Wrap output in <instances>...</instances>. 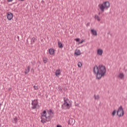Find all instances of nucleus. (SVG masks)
<instances>
[{
    "label": "nucleus",
    "mask_w": 127,
    "mask_h": 127,
    "mask_svg": "<svg viewBox=\"0 0 127 127\" xmlns=\"http://www.w3.org/2000/svg\"><path fill=\"white\" fill-rule=\"evenodd\" d=\"M93 73L96 74V78L100 80L102 77L106 76V73H107V69L105 65L99 64L98 65H95L93 67Z\"/></svg>",
    "instance_id": "1"
},
{
    "label": "nucleus",
    "mask_w": 127,
    "mask_h": 127,
    "mask_svg": "<svg viewBox=\"0 0 127 127\" xmlns=\"http://www.w3.org/2000/svg\"><path fill=\"white\" fill-rule=\"evenodd\" d=\"M48 114L49 115L47 116V112H46V110H44L41 114V122L42 123V124H45L47 122H50L51 121V119L53 118V116H52V114L49 113V111L47 110Z\"/></svg>",
    "instance_id": "2"
},
{
    "label": "nucleus",
    "mask_w": 127,
    "mask_h": 127,
    "mask_svg": "<svg viewBox=\"0 0 127 127\" xmlns=\"http://www.w3.org/2000/svg\"><path fill=\"white\" fill-rule=\"evenodd\" d=\"M64 103L62 106V109L69 110L70 109V104L68 103V102H69V99L64 98Z\"/></svg>",
    "instance_id": "3"
},
{
    "label": "nucleus",
    "mask_w": 127,
    "mask_h": 127,
    "mask_svg": "<svg viewBox=\"0 0 127 127\" xmlns=\"http://www.w3.org/2000/svg\"><path fill=\"white\" fill-rule=\"evenodd\" d=\"M109 7H110V2L106 1L101 4L100 9L101 10L102 12H104L105 11V8L108 9Z\"/></svg>",
    "instance_id": "4"
},
{
    "label": "nucleus",
    "mask_w": 127,
    "mask_h": 127,
    "mask_svg": "<svg viewBox=\"0 0 127 127\" xmlns=\"http://www.w3.org/2000/svg\"><path fill=\"white\" fill-rule=\"evenodd\" d=\"M117 115L118 117H120V118H121V117H124V115H125V111L122 106L119 107L117 112Z\"/></svg>",
    "instance_id": "5"
},
{
    "label": "nucleus",
    "mask_w": 127,
    "mask_h": 127,
    "mask_svg": "<svg viewBox=\"0 0 127 127\" xmlns=\"http://www.w3.org/2000/svg\"><path fill=\"white\" fill-rule=\"evenodd\" d=\"M6 17L8 20H11L13 17V14L10 12H8L6 13Z\"/></svg>",
    "instance_id": "6"
},
{
    "label": "nucleus",
    "mask_w": 127,
    "mask_h": 127,
    "mask_svg": "<svg viewBox=\"0 0 127 127\" xmlns=\"http://www.w3.org/2000/svg\"><path fill=\"white\" fill-rule=\"evenodd\" d=\"M37 105H38V101H37V100H33L32 102V109H33V110H34V109H36V106H37Z\"/></svg>",
    "instance_id": "7"
},
{
    "label": "nucleus",
    "mask_w": 127,
    "mask_h": 127,
    "mask_svg": "<svg viewBox=\"0 0 127 127\" xmlns=\"http://www.w3.org/2000/svg\"><path fill=\"white\" fill-rule=\"evenodd\" d=\"M49 52L50 54V55H54L55 53V50H54V49H50L49 50Z\"/></svg>",
    "instance_id": "8"
},
{
    "label": "nucleus",
    "mask_w": 127,
    "mask_h": 127,
    "mask_svg": "<svg viewBox=\"0 0 127 127\" xmlns=\"http://www.w3.org/2000/svg\"><path fill=\"white\" fill-rule=\"evenodd\" d=\"M91 32L94 36H97V35H98V33H97V31L94 29L91 30Z\"/></svg>",
    "instance_id": "9"
},
{
    "label": "nucleus",
    "mask_w": 127,
    "mask_h": 127,
    "mask_svg": "<svg viewBox=\"0 0 127 127\" xmlns=\"http://www.w3.org/2000/svg\"><path fill=\"white\" fill-rule=\"evenodd\" d=\"M17 122H18V118L17 117L13 118V120H12V123H13V124H17Z\"/></svg>",
    "instance_id": "10"
},
{
    "label": "nucleus",
    "mask_w": 127,
    "mask_h": 127,
    "mask_svg": "<svg viewBox=\"0 0 127 127\" xmlns=\"http://www.w3.org/2000/svg\"><path fill=\"white\" fill-rule=\"evenodd\" d=\"M74 54H75L76 56H79V55H81V51L80 50H76L74 52Z\"/></svg>",
    "instance_id": "11"
},
{
    "label": "nucleus",
    "mask_w": 127,
    "mask_h": 127,
    "mask_svg": "<svg viewBox=\"0 0 127 127\" xmlns=\"http://www.w3.org/2000/svg\"><path fill=\"white\" fill-rule=\"evenodd\" d=\"M103 52V50H102V49H99L97 50V54L98 55H102Z\"/></svg>",
    "instance_id": "12"
},
{
    "label": "nucleus",
    "mask_w": 127,
    "mask_h": 127,
    "mask_svg": "<svg viewBox=\"0 0 127 127\" xmlns=\"http://www.w3.org/2000/svg\"><path fill=\"white\" fill-rule=\"evenodd\" d=\"M61 73V72L60 69H57L56 71L55 75H56V76H57V77H58V76H59V75H60Z\"/></svg>",
    "instance_id": "13"
},
{
    "label": "nucleus",
    "mask_w": 127,
    "mask_h": 127,
    "mask_svg": "<svg viewBox=\"0 0 127 127\" xmlns=\"http://www.w3.org/2000/svg\"><path fill=\"white\" fill-rule=\"evenodd\" d=\"M30 70V66H28L27 67V69H25V75H27V74H28V73L29 72V71Z\"/></svg>",
    "instance_id": "14"
},
{
    "label": "nucleus",
    "mask_w": 127,
    "mask_h": 127,
    "mask_svg": "<svg viewBox=\"0 0 127 127\" xmlns=\"http://www.w3.org/2000/svg\"><path fill=\"white\" fill-rule=\"evenodd\" d=\"M118 77L119 78H120V79H124V77H125V75L124 74V73H120Z\"/></svg>",
    "instance_id": "15"
},
{
    "label": "nucleus",
    "mask_w": 127,
    "mask_h": 127,
    "mask_svg": "<svg viewBox=\"0 0 127 127\" xmlns=\"http://www.w3.org/2000/svg\"><path fill=\"white\" fill-rule=\"evenodd\" d=\"M58 47L59 48H63V44L61 42H58Z\"/></svg>",
    "instance_id": "16"
},
{
    "label": "nucleus",
    "mask_w": 127,
    "mask_h": 127,
    "mask_svg": "<svg viewBox=\"0 0 127 127\" xmlns=\"http://www.w3.org/2000/svg\"><path fill=\"white\" fill-rule=\"evenodd\" d=\"M35 42V37H33L31 40V44H33Z\"/></svg>",
    "instance_id": "17"
},
{
    "label": "nucleus",
    "mask_w": 127,
    "mask_h": 127,
    "mask_svg": "<svg viewBox=\"0 0 127 127\" xmlns=\"http://www.w3.org/2000/svg\"><path fill=\"white\" fill-rule=\"evenodd\" d=\"M117 111L116 110H114L112 113V116L113 117H115V116H116V114H117Z\"/></svg>",
    "instance_id": "18"
},
{
    "label": "nucleus",
    "mask_w": 127,
    "mask_h": 127,
    "mask_svg": "<svg viewBox=\"0 0 127 127\" xmlns=\"http://www.w3.org/2000/svg\"><path fill=\"white\" fill-rule=\"evenodd\" d=\"M95 19H97L98 20V21H100V20H101L100 17H99V16H98L97 15H95Z\"/></svg>",
    "instance_id": "19"
},
{
    "label": "nucleus",
    "mask_w": 127,
    "mask_h": 127,
    "mask_svg": "<svg viewBox=\"0 0 127 127\" xmlns=\"http://www.w3.org/2000/svg\"><path fill=\"white\" fill-rule=\"evenodd\" d=\"M94 98L95 99V100H99V99H100V97L99 95H94Z\"/></svg>",
    "instance_id": "20"
},
{
    "label": "nucleus",
    "mask_w": 127,
    "mask_h": 127,
    "mask_svg": "<svg viewBox=\"0 0 127 127\" xmlns=\"http://www.w3.org/2000/svg\"><path fill=\"white\" fill-rule=\"evenodd\" d=\"M77 65H78V67L79 68H80V67H82V63L80 62H79L77 64Z\"/></svg>",
    "instance_id": "21"
},
{
    "label": "nucleus",
    "mask_w": 127,
    "mask_h": 127,
    "mask_svg": "<svg viewBox=\"0 0 127 127\" xmlns=\"http://www.w3.org/2000/svg\"><path fill=\"white\" fill-rule=\"evenodd\" d=\"M72 121H73V119H69V121H68L67 122L68 125H71V122H72Z\"/></svg>",
    "instance_id": "22"
},
{
    "label": "nucleus",
    "mask_w": 127,
    "mask_h": 127,
    "mask_svg": "<svg viewBox=\"0 0 127 127\" xmlns=\"http://www.w3.org/2000/svg\"><path fill=\"white\" fill-rule=\"evenodd\" d=\"M85 42V40H82L78 42V44H82V43H83V42Z\"/></svg>",
    "instance_id": "23"
},
{
    "label": "nucleus",
    "mask_w": 127,
    "mask_h": 127,
    "mask_svg": "<svg viewBox=\"0 0 127 127\" xmlns=\"http://www.w3.org/2000/svg\"><path fill=\"white\" fill-rule=\"evenodd\" d=\"M34 88L35 89V90H38V87L36 85L34 86Z\"/></svg>",
    "instance_id": "24"
},
{
    "label": "nucleus",
    "mask_w": 127,
    "mask_h": 127,
    "mask_svg": "<svg viewBox=\"0 0 127 127\" xmlns=\"http://www.w3.org/2000/svg\"><path fill=\"white\" fill-rule=\"evenodd\" d=\"M75 41H76V42H79L80 41V39L79 38L75 39Z\"/></svg>",
    "instance_id": "25"
},
{
    "label": "nucleus",
    "mask_w": 127,
    "mask_h": 127,
    "mask_svg": "<svg viewBox=\"0 0 127 127\" xmlns=\"http://www.w3.org/2000/svg\"><path fill=\"white\" fill-rule=\"evenodd\" d=\"M50 113H51L52 114V115H53V114H54V113L52 111V109H50Z\"/></svg>",
    "instance_id": "26"
},
{
    "label": "nucleus",
    "mask_w": 127,
    "mask_h": 127,
    "mask_svg": "<svg viewBox=\"0 0 127 127\" xmlns=\"http://www.w3.org/2000/svg\"><path fill=\"white\" fill-rule=\"evenodd\" d=\"M43 62L44 63H45V64H46V63H47V61L45 60H43Z\"/></svg>",
    "instance_id": "27"
},
{
    "label": "nucleus",
    "mask_w": 127,
    "mask_h": 127,
    "mask_svg": "<svg viewBox=\"0 0 127 127\" xmlns=\"http://www.w3.org/2000/svg\"><path fill=\"white\" fill-rule=\"evenodd\" d=\"M57 127H62V126L61 125H58Z\"/></svg>",
    "instance_id": "28"
},
{
    "label": "nucleus",
    "mask_w": 127,
    "mask_h": 127,
    "mask_svg": "<svg viewBox=\"0 0 127 127\" xmlns=\"http://www.w3.org/2000/svg\"><path fill=\"white\" fill-rule=\"evenodd\" d=\"M12 0H7L8 2H10Z\"/></svg>",
    "instance_id": "29"
},
{
    "label": "nucleus",
    "mask_w": 127,
    "mask_h": 127,
    "mask_svg": "<svg viewBox=\"0 0 127 127\" xmlns=\"http://www.w3.org/2000/svg\"><path fill=\"white\" fill-rule=\"evenodd\" d=\"M75 106L77 107V106H78V103H75Z\"/></svg>",
    "instance_id": "30"
},
{
    "label": "nucleus",
    "mask_w": 127,
    "mask_h": 127,
    "mask_svg": "<svg viewBox=\"0 0 127 127\" xmlns=\"http://www.w3.org/2000/svg\"><path fill=\"white\" fill-rule=\"evenodd\" d=\"M19 1H24V0H18Z\"/></svg>",
    "instance_id": "31"
},
{
    "label": "nucleus",
    "mask_w": 127,
    "mask_h": 127,
    "mask_svg": "<svg viewBox=\"0 0 127 127\" xmlns=\"http://www.w3.org/2000/svg\"><path fill=\"white\" fill-rule=\"evenodd\" d=\"M71 123H74V122H75V120H74L73 119V121H71Z\"/></svg>",
    "instance_id": "32"
},
{
    "label": "nucleus",
    "mask_w": 127,
    "mask_h": 127,
    "mask_svg": "<svg viewBox=\"0 0 127 127\" xmlns=\"http://www.w3.org/2000/svg\"><path fill=\"white\" fill-rule=\"evenodd\" d=\"M0 127H1V124L0 123Z\"/></svg>",
    "instance_id": "33"
},
{
    "label": "nucleus",
    "mask_w": 127,
    "mask_h": 127,
    "mask_svg": "<svg viewBox=\"0 0 127 127\" xmlns=\"http://www.w3.org/2000/svg\"><path fill=\"white\" fill-rule=\"evenodd\" d=\"M98 14L100 15V13L99 12V13H98Z\"/></svg>",
    "instance_id": "34"
},
{
    "label": "nucleus",
    "mask_w": 127,
    "mask_h": 127,
    "mask_svg": "<svg viewBox=\"0 0 127 127\" xmlns=\"http://www.w3.org/2000/svg\"><path fill=\"white\" fill-rule=\"evenodd\" d=\"M34 70V69H33H33H32V70Z\"/></svg>",
    "instance_id": "35"
}]
</instances>
